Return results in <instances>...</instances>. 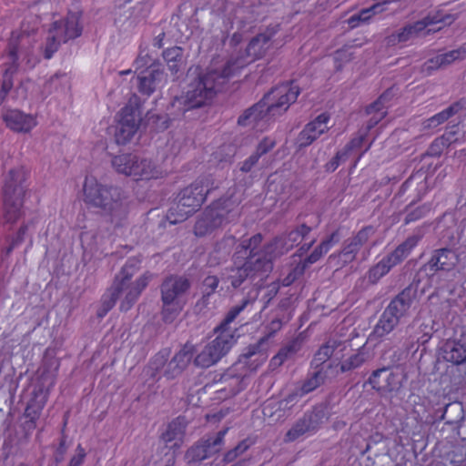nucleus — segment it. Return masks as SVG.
<instances>
[{"instance_id": "obj_1", "label": "nucleus", "mask_w": 466, "mask_h": 466, "mask_svg": "<svg viewBox=\"0 0 466 466\" xmlns=\"http://www.w3.org/2000/svg\"><path fill=\"white\" fill-rule=\"evenodd\" d=\"M216 74H205L185 95L175 96L164 115L147 114L151 128L157 132L169 127L172 121L182 117L186 112L208 104L217 95L218 87L214 85Z\"/></svg>"}, {"instance_id": "obj_2", "label": "nucleus", "mask_w": 466, "mask_h": 466, "mask_svg": "<svg viewBox=\"0 0 466 466\" xmlns=\"http://www.w3.org/2000/svg\"><path fill=\"white\" fill-rule=\"evenodd\" d=\"M300 91L293 82L273 87L258 103L246 109L238 118L242 127L252 125L258 131L268 129L271 119L286 112L296 102Z\"/></svg>"}, {"instance_id": "obj_3", "label": "nucleus", "mask_w": 466, "mask_h": 466, "mask_svg": "<svg viewBox=\"0 0 466 466\" xmlns=\"http://www.w3.org/2000/svg\"><path fill=\"white\" fill-rule=\"evenodd\" d=\"M262 241V234L257 233L237 246L232 257L234 267L228 277L234 289L248 278L263 277L272 270L273 263L261 249Z\"/></svg>"}, {"instance_id": "obj_4", "label": "nucleus", "mask_w": 466, "mask_h": 466, "mask_svg": "<svg viewBox=\"0 0 466 466\" xmlns=\"http://www.w3.org/2000/svg\"><path fill=\"white\" fill-rule=\"evenodd\" d=\"M83 200L88 208H98L121 226L127 218L128 205L124 191L115 186L101 184L94 177H86L83 186Z\"/></svg>"}, {"instance_id": "obj_5", "label": "nucleus", "mask_w": 466, "mask_h": 466, "mask_svg": "<svg viewBox=\"0 0 466 466\" xmlns=\"http://www.w3.org/2000/svg\"><path fill=\"white\" fill-rule=\"evenodd\" d=\"M276 34L275 30L267 29L263 33L258 34L248 42L245 52L236 56H231L226 63L221 72L216 70L208 71L206 74H216L214 85L218 87V92L226 81L232 76L238 73L239 70L248 65L264 57L271 46V41Z\"/></svg>"}, {"instance_id": "obj_6", "label": "nucleus", "mask_w": 466, "mask_h": 466, "mask_svg": "<svg viewBox=\"0 0 466 466\" xmlns=\"http://www.w3.org/2000/svg\"><path fill=\"white\" fill-rule=\"evenodd\" d=\"M212 185L213 181L209 177H203L183 188L178 195L177 203L167 213L168 222L173 225L183 222L197 211L213 188Z\"/></svg>"}, {"instance_id": "obj_7", "label": "nucleus", "mask_w": 466, "mask_h": 466, "mask_svg": "<svg viewBox=\"0 0 466 466\" xmlns=\"http://www.w3.org/2000/svg\"><path fill=\"white\" fill-rule=\"evenodd\" d=\"M29 174L24 167L11 169L2 188L4 199V217L6 222L15 223L22 216V207Z\"/></svg>"}, {"instance_id": "obj_8", "label": "nucleus", "mask_w": 466, "mask_h": 466, "mask_svg": "<svg viewBox=\"0 0 466 466\" xmlns=\"http://www.w3.org/2000/svg\"><path fill=\"white\" fill-rule=\"evenodd\" d=\"M81 16V11H69L65 18L55 20L50 24L44 45V56L46 59H50L62 44H66L81 35L83 31L80 23Z\"/></svg>"}, {"instance_id": "obj_9", "label": "nucleus", "mask_w": 466, "mask_h": 466, "mask_svg": "<svg viewBox=\"0 0 466 466\" xmlns=\"http://www.w3.org/2000/svg\"><path fill=\"white\" fill-rule=\"evenodd\" d=\"M190 289L187 278L178 275H169L160 286L161 318L166 324L173 323L185 307L181 298Z\"/></svg>"}, {"instance_id": "obj_10", "label": "nucleus", "mask_w": 466, "mask_h": 466, "mask_svg": "<svg viewBox=\"0 0 466 466\" xmlns=\"http://www.w3.org/2000/svg\"><path fill=\"white\" fill-rule=\"evenodd\" d=\"M115 169L136 180H151L162 178L167 171L151 159L139 158L134 154H121L112 159Z\"/></svg>"}, {"instance_id": "obj_11", "label": "nucleus", "mask_w": 466, "mask_h": 466, "mask_svg": "<svg viewBox=\"0 0 466 466\" xmlns=\"http://www.w3.org/2000/svg\"><path fill=\"white\" fill-rule=\"evenodd\" d=\"M412 303L410 289H404L393 298L384 311L380 316V319L374 326L370 337L376 339H381L390 332L400 323L409 311Z\"/></svg>"}, {"instance_id": "obj_12", "label": "nucleus", "mask_w": 466, "mask_h": 466, "mask_svg": "<svg viewBox=\"0 0 466 466\" xmlns=\"http://www.w3.org/2000/svg\"><path fill=\"white\" fill-rule=\"evenodd\" d=\"M38 19L32 18L31 21L23 22L19 32H13L8 44V58L10 63L5 68L3 80L0 89L10 92L14 86V76L18 69V51L19 44L22 42H30L32 34L38 29Z\"/></svg>"}, {"instance_id": "obj_13", "label": "nucleus", "mask_w": 466, "mask_h": 466, "mask_svg": "<svg viewBox=\"0 0 466 466\" xmlns=\"http://www.w3.org/2000/svg\"><path fill=\"white\" fill-rule=\"evenodd\" d=\"M137 271L136 264L132 260H128L121 268L119 273L115 277L113 282H122L124 286L121 289V294L125 293L119 309L121 311L129 310L140 297L142 291L147 287L152 279V274L148 271L141 275L136 281L132 282L131 279Z\"/></svg>"}, {"instance_id": "obj_14", "label": "nucleus", "mask_w": 466, "mask_h": 466, "mask_svg": "<svg viewBox=\"0 0 466 466\" xmlns=\"http://www.w3.org/2000/svg\"><path fill=\"white\" fill-rule=\"evenodd\" d=\"M420 238L410 236L402 243L398 245L394 250L382 257L377 263L371 266L367 271L365 278L370 284H377L394 267L400 265L411 253L418 245Z\"/></svg>"}, {"instance_id": "obj_15", "label": "nucleus", "mask_w": 466, "mask_h": 466, "mask_svg": "<svg viewBox=\"0 0 466 466\" xmlns=\"http://www.w3.org/2000/svg\"><path fill=\"white\" fill-rule=\"evenodd\" d=\"M137 100L138 97L134 96L118 113L115 131V139L118 145L127 144L138 130L141 122V111Z\"/></svg>"}, {"instance_id": "obj_16", "label": "nucleus", "mask_w": 466, "mask_h": 466, "mask_svg": "<svg viewBox=\"0 0 466 466\" xmlns=\"http://www.w3.org/2000/svg\"><path fill=\"white\" fill-rule=\"evenodd\" d=\"M230 205V198H221L212 202L211 205L205 208L196 221L194 227L195 235L197 237H204L219 228L231 211Z\"/></svg>"}, {"instance_id": "obj_17", "label": "nucleus", "mask_w": 466, "mask_h": 466, "mask_svg": "<svg viewBox=\"0 0 466 466\" xmlns=\"http://www.w3.org/2000/svg\"><path fill=\"white\" fill-rule=\"evenodd\" d=\"M217 337L208 343L196 356L194 363L198 367L209 368L218 363L232 348L236 339L233 332L215 331Z\"/></svg>"}, {"instance_id": "obj_18", "label": "nucleus", "mask_w": 466, "mask_h": 466, "mask_svg": "<svg viewBox=\"0 0 466 466\" xmlns=\"http://www.w3.org/2000/svg\"><path fill=\"white\" fill-rule=\"evenodd\" d=\"M311 230V227L301 224L288 234L277 236L264 245L261 244V249L270 259L271 263H273L276 258L282 256L294 247L299 246Z\"/></svg>"}, {"instance_id": "obj_19", "label": "nucleus", "mask_w": 466, "mask_h": 466, "mask_svg": "<svg viewBox=\"0 0 466 466\" xmlns=\"http://www.w3.org/2000/svg\"><path fill=\"white\" fill-rule=\"evenodd\" d=\"M451 15H441L439 13L434 15H428L421 20L409 24L402 27L399 32L388 36L387 42L389 45H396L400 43H406L412 38L420 35L426 29L433 25L439 23H447Z\"/></svg>"}, {"instance_id": "obj_20", "label": "nucleus", "mask_w": 466, "mask_h": 466, "mask_svg": "<svg viewBox=\"0 0 466 466\" xmlns=\"http://www.w3.org/2000/svg\"><path fill=\"white\" fill-rule=\"evenodd\" d=\"M228 428L219 431L216 436L202 439L196 445L187 450L186 458L189 462L201 461L218 452L224 443Z\"/></svg>"}, {"instance_id": "obj_21", "label": "nucleus", "mask_w": 466, "mask_h": 466, "mask_svg": "<svg viewBox=\"0 0 466 466\" xmlns=\"http://www.w3.org/2000/svg\"><path fill=\"white\" fill-rule=\"evenodd\" d=\"M368 382L373 390L384 395L397 391L401 387L402 378L400 372L383 367L374 370Z\"/></svg>"}, {"instance_id": "obj_22", "label": "nucleus", "mask_w": 466, "mask_h": 466, "mask_svg": "<svg viewBox=\"0 0 466 466\" xmlns=\"http://www.w3.org/2000/svg\"><path fill=\"white\" fill-rule=\"evenodd\" d=\"M322 414L316 411L304 413L287 431L284 441L293 442L301 437L314 434L322 423Z\"/></svg>"}, {"instance_id": "obj_23", "label": "nucleus", "mask_w": 466, "mask_h": 466, "mask_svg": "<svg viewBox=\"0 0 466 466\" xmlns=\"http://www.w3.org/2000/svg\"><path fill=\"white\" fill-rule=\"evenodd\" d=\"M330 120L329 113H321L315 119L308 123L298 137L299 147H306L317 140L322 134L328 131V124Z\"/></svg>"}, {"instance_id": "obj_24", "label": "nucleus", "mask_w": 466, "mask_h": 466, "mask_svg": "<svg viewBox=\"0 0 466 466\" xmlns=\"http://www.w3.org/2000/svg\"><path fill=\"white\" fill-rule=\"evenodd\" d=\"M5 126L16 133H29L37 125L36 117L18 109H6L2 114Z\"/></svg>"}, {"instance_id": "obj_25", "label": "nucleus", "mask_w": 466, "mask_h": 466, "mask_svg": "<svg viewBox=\"0 0 466 466\" xmlns=\"http://www.w3.org/2000/svg\"><path fill=\"white\" fill-rule=\"evenodd\" d=\"M49 396V391L43 386L35 387L32 391V396L28 400L25 409V417L29 420L32 424H35L44 410Z\"/></svg>"}, {"instance_id": "obj_26", "label": "nucleus", "mask_w": 466, "mask_h": 466, "mask_svg": "<svg viewBox=\"0 0 466 466\" xmlns=\"http://www.w3.org/2000/svg\"><path fill=\"white\" fill-rule=\"evenodd\" d=\"M195 351V346L190 342H187L168 363L166 376L167 378H175L181 373L192 360Z\"/></svg>"}, {"instance_id": "obj_27", "label": "nucleus", "mask_w": 466, "mask_h": 466, "mask_svg": "<svg viewBox=\"0 0 466 466\" xmlns=\"http://www.w3.org/2000/svg\"><path fill=\"white\" fill-rule=\"evenodd\" d=\"M459 261L457 254L451 248H440L434 251L428 266L432 271H450L454 268Z\"/></svg>"}, {"instance_id": "obj_28", "label": "nucleus", "mask_w": 466, "mask_h": 466, "mask_svg": "<svg viewBox=\"0 0 466 466\" xmlns=\"http://www.w3.org/2000/svg\"><path fill=\"white\" fill-rule=\"evenodd\" d=\"M187 425L185 417H177L167 424V430L161 434V440L165 443L175 441L172 448L178 449L182 444Z\"/></svg>"}, {"instance_id": "obj_29", "label": "nucleus", "mask_w": 466, "mask_h": 466, "mask_svg": "<svg viewBox=\"0 0 466 466\" xmlns=\"http://www.w3.org/2000/svg\"><path fill=\"white\" fill-rule=\"evenodd\" d=\"M441 356L447 362L461 365L466 362V344L460 340H447L441 347Z\"/></svg>"}, {"instance_id": "obj_30", "label": "nucleus", "mask_w": 466, "mask_h": 466, "mask_svg": "<svg viewBox=\"0 0 466 466\" xmlns=\"http://www.w3.org/2000/svg\"><path fill=\"white\" fill-rule=\"evenodd\" d=\"M139 72L137 75V88L140 94L149 96H151L164 75L159 68H151L148 73Z\"/></svg>"}, {"instance_id": "obj_31", "label": "nucleus", "mask_w": 466, "mask_h": 466, "mask_svg": "<svg viewBox=\"0 0 466 466\" xmlns=\"http://www.w3.org/2000/svg\"><path fill=\"white\" fill-rule=\"evenodd\" d=\"M392 96L393 90L392 88H389L385 92H383L376 101H374L372 104L366 107L367 115H371L373 113L375 114V116H372L369 121V129L375 127L380 120H382L386 116L387 106L385 105V103L388 102Z\"/></svg>"}, {"instance_id": "obj_32", "label": "nucleus", "mask_w": 466, "mask_h": 466, "mask_svg": "<svg viewBox=\"0 0 466 466\" xmlns=\"http://www.w3.org/2000/svg\"><path fill=\"white\" fill-rule=\"evenodd\" d=\"M235 244L236 238L234 236H225L220 241L216 243L213 250L209 253L208 264L210 266H217L226 260Z\"/></svg>"}, {"instance_id": "obj_33", "label": "nucleus", "mask_w": 466, "mask_h": 466, "mask_svg": "<svg viewBox=\"0 0 466 466\" xmlns=\"http://www.w3.org/2000/svg\"><path fill=\"white\" fill-rule=\"evenodd\" d=\"M339 240V230L333 231L329 236L323 239L311 253L302 261L307 267L318 262L324 255H326L332 247Z\"/></svg>"}, {"instance_id": "obj_34", "label": "nucleus", "mask_w": 466, "mask_h": 466, "mask_svg": "<svg viewBox=\"0 0 466 466\" xmlns=\"http://www.w3.org/2000/svg\"><path fill=\"white\" fill-rule=\"evenodd\" d=\"M390 0H384L381 3H376L368 8L361 9L359 13L352 15L347 23L350 28H356L361 24H369L370 19L377 14L385 11L384 5L390 3Z\"/></svg>"}, {"instance_id": "obj_35", "label": "nucleus", "mask_w": 466, "mask_h": 466, "mask_svg": "<svg viewBox=\"0 0 466 466\" xmlns=\"http://www.w3.org/2000/svg\"><path fill=\"white\" fill-rule=\"evenodd\" d=\"M124 286L123 281L113 282L112 286L101 298V305L97 309L96 315L99 319H103L116 305V300L121 295V289Z\"/></svg>"}, {"instance_id": "obj_36", "label": "nucleus", "mask_w": 466, "mask_h": 466, "mask_svg": "<svg viewBox=\"0 0 466 466\" xmlns=\"http://www.w3.org/2000/svg\"><path fill=\"white\" fill-rule=\"evenodd\" d=\"M282 327V321L279 319H272L268 326V333L266 337L259 339V341L256 344L249 345L248 348L245 349V351L242 353L241 357L245 360H248L251 357L259 354L261 358V362H263L266 359V356L264 353L260 352V347L263 342H265L268 338L275 335L277 331H279Z\"/></svg>"}, {"instance_id": "obj_37", "label": "nucleus", "mask_w": 466, "mask_h": 466, "mask_svg": "<svg viewBox=\"0 0 466 466\" xmlns=\"http://www.w3.org/2000/svg\"><path fill=\"white\" fill-rule=\"evenodd\" d=\"M462 105L461 102H455L448 106L446 109L435 114L431 117L426 119L423 123L424 127L433 128L438 127L439 125L447 121L450 117L457 114L460 110H461Z\"/></svg>"}, {"instance_id": "obj_38", "label": "nucleus", "mask_w": 466, "mask_h": 466, "mask_svg": "<svg viewBox=\"0 0 466 466\" xmlns=\"http://www.w3.org/2000/svg\"><path fill=\"white\" fill-rule=\"evenodd\" d=\"M251 303L248 298L244 299L240 304L233 306L226 314L221 323L215 329V331L233 332L229 325L238 318V316Z\"/></svg>"}, {"instance_id": "obj_39", "label": "nucleus", "mask_w": 466, "mask_h": 466, "mask_svg": "<svg viewBox=\"0 0 466 466\" xmlns=\"http://www.w3.org/2000/svg\"><path fill=\"white\" fill-rule=\"evenodd\" d=\"M163 58L172 75H176L181 66L183 49L179 46H172L163 51Z\"/></svg>"}, {"instance_id": "obj_40", "label": "nucleus", "mask_w": 466, "mask_h": 466, "mask_svg": "<svg viewBox=\"0 0 466 466\" xmlns=\"http://www.w3.org/2000/svg\"><path fill=\"white\" fill-rule=\"evenodd\" d=\"M431 204H422L418 207L413 208L412 203L409 204L405 208V211L407 215L404 218V225L410 224L412 222H416L423 218H425L431 211Z\"/></svg>"}, {"instance_id": "obj_41", "label": "nucleus", "mask_w": 466, "mask_h": 466, "mask_svg": "<svg viewBox=\"0 0 466 466\" xmlns=\"http://www.w3.org/2000/svg\"><path fill=\"white\" fill-rule=\"evenodd\" d=\"M326 373L322 370H315L303 381L300 387L301 395L308 394L324 383Z\"/></svg>"}, {"instance_id": "obj_42", "label": "nucleus", "mask_w": 466, "mask_h": 466, "mask_svg": "<svg viewBox=\"0 0 466 466\" xmlns=\"http://www.w3.org/2000/svg\"><path fill=\"white\" fill-rule=\"evenodd\" d=\"M337 348V342L328 341L322 346L319 347L318 351L315 353L312 364L315 365L316 368L325 363L333 354L335 349Z\"/></svg>"}, {"instance_id": "obj_43", "label": "nucleus", "mask_w": 466, "mask_h": 466, "mask_svg": "<svg viewBox=\"0 0 466 466\" xmlns=\"http://www.w3.org/2000/svg\"><path fill=\"white\" fill-rule=\"evenodd\" d=\"M299 350V344L297 341H291L285 347L281 348L279 352L271 359L270 364L272 366L282 365L289 358L294 355Z\"/></svg>"}, {"instance_id": "obj_44", "label": "nucleus", "mask_w": 466, "mask_h": 466, "mask_svg": "<svg viewBox=\"0 0 466 466\" xmlns=\"http://www.w3.org/2000/svg\"><path fill=\"white\" fill-rule=\"evenodd\" d=\"M365 353L362 351H358L352 355H350L349 358L341 361L339 365V370L340 372H348L351 371L355 369L360 368L362 366V364L365 362Z\"/></svg>"}, {"instance_id": "obj_45", "label": "nucleus", "mask_w": 466, "mask_h": 466, "mask_svg": "<svg viewBox=\"0 0 466 466\" xmlns=\"http://www.w3.org/2000/svg\"><path fill=\"white\" fill-rule=\"evenodd\" d=\"M360 250V247H359L352 238H350L345 241L343 248L339 253V257L342 258L343 263L347 264L352 262L356 258Z\"/></svg>"}, {"instance_id": "obj_46", "label": "nucleus", "mask_w": 466, "mask_h": 466, "mask_svg": "<svg viewBox=\"0 0 466 466\" xmlns=\"http://www.w3.org/2000/svg\"><path fill=\"white\" fill-rule=\"evenodd\" d=\"M253 443L254 442L249 438L241 441L234 449L229 450L225 453L224 461L226 462L235 461L238 456L248 451Z\"/></svg>"}, {"instance_id": "obj_47", "label": "nucleus", "mask_w": 466, "mask_h": 466, "mask_svg": "<svg viewBox=\"0 0 466 466\" xmlns=\"http://www.w3.org/2000/svg\"><path fill=\"white\" fill-rule=\"evenodd\" d=\"M134 66L135 72L137 74L139 72H147L146 74H147L152 67L159 68V66L147 54L143 55L142 53L135 60Z\"/></svg>"}, {"instance_id": "obj_48", "label": "nucleus", "mask_w": 466, "mask_h": 466, "mask_svg": "<svg viewBox=\"0 0 466 466\" xmlns=\"http://www.w3.org/2000/svg\"><path fill=\"white\" fill-rule=\"evenodd\" d=\"M307 268L308 267L305 265L303 261L299 262L289 272V274L282 279L281 285L283 287L290 286L293 282H295L298 279L304 275Z\"/></svg>"}, {"instance_id": "obj_49", "label": "nucleus", "mask_w": 466, "mask_h": 466, "mask_svg": "<svg viewBox=\"0 0 466 466\" xmlns=\"http://www.w3.org/2000/svg\"><path fill=\"white\" fill-rule=\"evenodd\" d=\"M375 233L376 228L370 225L363 227L351 238L361 248Z\"/></svg>"}, {"instance_id": "obj_50", "label": "nucleus", "mask_w": 466, "mask_h": 466, "mask_svg": "<svg viewBox=\"0 0 466 466\" xmlns=\"http://www.w3.org/2000/svg\"><path fill=\"white\" fill-rule=\"evenodd\" d=\"M443 66L456 60H463L466 57V48L460 47L440 55Z\"/></svg>"}, {"instance_id": "obj_51", "label": "nucleus", "mask_w": 466, "mask_h": 466, "mask_svg": "<svg viewBox=\"0 0 466 466\" xmlns=\"http://www.w3.org/2000/svg\"><path fill=\"white\" fill-rule=\"evenodd\" d=\"M219 279L217 276L209 275L206 277L202 282L203 299L209 298L214 294L218 287Z\"/></svg>"}, {"instance_id": "obj_52", "label": "nucleus", "mask_w": 466, "mask_h": 466, "mask_svg": "<svg viewBox=\"0 0 466 466\" xmlns=\"http://www.w3.org/2000/svg\"><path fill=\"white\" fill-rule=\"evenodd\" d=\"M277 145L276 139L270 137H263L258 144L254 152L259 158L271 151Z\"/></svg>"}, {"instance_id": "obj_53", "label": "nucleus", "mask_w": 466, "mask_h": 466, "mask_svg": "<svg viewBox=\"0 0 466 466\" xmlns=\"http://www.w3.org/2000/svg\"><path fill=\"white\" fill-rule=\"evenodd\" d=\"M444 140V137H439L435 138L429 147L428 155L431 157H440L443 150L449 147Z\"/></svg>"}, {"instance_id": "obj_54", "label": "nucleus", "mask_w": 466, "mask_h": 466, "mask_svg": "<svg viewBox=\"0 0 466 466\" xmlns=\"http://www.w3.org/2000/svg\"><path fill=\"white\" fill-rule=\"evenodd\" d=\"M442 62L441 59L440 55L428 59L423 66H422V72L426 73L427 75H431L433 71L442 67Z\"/></svg>"}, {"instance_id": "obj_55", "label": "nucleus", "mask_w": 466, "mask_h": 466, "mask_svg": "<svg viewBox=\"0 0 466 466\" xmlns=\"http://www.w3.org/2000/svg\"><path fill=\"white\" fill-rule=\"evenodd\" d=\"M86 452L85 448L78 444L76 449V454L71 457L68 466H81L86 460Z\"/></svg>"}, {"instance_id": "obj_56", "label": "nucleus", "mask_w": 466, "mask_h": 466, "mask_svg": "<svg viewBox=\"0 0 466 466\" xmlns=\"http://www.w3.org/2000/svg\"><path fill=\"white\" fill-rule=\"evenodd\" d=\"M347 158L346 153L342 151H338L336 155L325 165V169L328 172L335 171L341 161H344Z\"/></svg>"}, {"instance_id": "obj_57", "label": "nucleus", "mask_w": 466, "mask_h": 466, "mask_svg": "<svg viewBox=\"0 0 466 466\" xmlns=\"http://www.w3.org/2000/svg\"><path fill=\"white\" fill-rule=\"evenodd\" d=\"M365 140V135H360V136H358L356 137H353L346 146L345 147L343 148V150H341L342 152H345L346 153V157H348V155L355 150V149H360L362 145H363V142Z\"/></svg>"}, {"instance_id": "obj_58", "label": "nucleus", "mask_w": 466, "mask_h": 466, "mask_svg": "<svg viewBox=\"0 0 466 466\" xmlns=\"http://www.w3.org/2000/svg\"><path fill=\"white\" fill-rule=\"evenodd\" d=\"M67 424V418L64 420V428L62 430V438L60 439L59 445L56 450V461L57 462L61 461L63 460V457L66 451V436L65 434V428Z\"/></svg>"}, {"instance_id": "obj_59", "label": "nucleus", "mask_w": 466, "mask_h": 466, "mask_svg": "<svg viewBox=\"0 0 466 466\" xmlns=\"http://www.w3.org/2000/svg\"><path fill=\"white\" fill-rule=\"evenodd\" d=\"M259 157L252 153L247 159H245L241 166L240 170L244 173L249 172L253 167L258 162Z\"/></svg>"}, {"instance_id": "obj_60", "label": "nucleus", "mask_w": 466, "mask_h": 466, "mask_svg": "<svg viewBox=\"0 0 466 466\" xmlns=\"http://www.w3.org/2000/svg\"><path fill=\"white\" fill-rule=\"evenodd\" d=\"M167 361V355L159 352L150 361V366L153 370H158Z\"/></svg>"}, {"instance_id": "obj_61", "label": "nucleus", "mask_w": 466, "mask_h": 466, "mask_svg": "<svg viewBox=\"0 0 466 466\" xmlns=\"http://www.w3.org/2000/svg\"><path fill=\"white\" fill-rule=\"evenodd\" d=\"M456 130H447L442 136L440 137H444L446 144L450 147L451 144L455 143L458 140Z\"/></svg>"}, {"instance_id": "obj_62", "label": "nucleus", "mask_w": 466, "mask_h": 466, "mask_svg": "<svg viewBox=\"0 0 466 466\" xmlns=\"http://www.w3.org/2000/svg\"><path fill=\"white\" fill-rule=\"evenodd\" d=\"M315 242H316V238H313L310 241H309V242H307V243L302 244V245L299 248V249H298V251H297L296 255H297V256H299V257H302L304 254H306V253H307V252H308V251H309V250L313 247V245L315 244Z\"/></svg>"}, {"instance_id": "obj_63", "label": "nucleus", "mask_w": 466, "mask_h": 466, "mask_svg": "<svg viewBox=\"0 0 466 466\" xmlns=\"http://www.w3.org/2000/svg\"><path fill=\"white\" fill-rule=\"evenodd\" d=\"M27 230H28V226L26 224L21 225V227L19 228V229L17 231L16 237L15 238H13V240L15 242H17L18 245L20 243H22L24 241V238H25V236L27 232Z\"/></svg>"}, {"instance_id": "obj_64", "label": "nucleus", "mask_w": 466, "mask_h": 466, "mask_svg": "<svg viewBox=\"0 0 466 466\" xmlns=\"http://www.w3.org/2000/svg\"><path fill=\"white\" fill-rule=\"evenodd\" d=\"M16 246H18L17 242H15L14 240H12V242L10 243V245H9L8 247H6V248H5V254L6 256H9V255L13 252L14 248H15Z\"/></svg>"}]
</instances>
